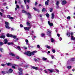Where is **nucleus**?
I'll return each instance as SVG.
<instances>
[{
  "label": "nucleus",
  "mask_w": 75,
  "mask_h": 75,
  "mask_svg": "<svg viewBox=\"0 0 75 75\" xmlns=\"http://www.w3.org/2000/svg\"><path fill=\"white\" fill-rule=\"evenodd\" d=\"M6 4H7V3L6 2H5V3L3 4V5L4 6H6Z\"/></svg>",
  "instance_id": "nucleus-55"
},
{
  "label": "nucleus",
  "mask_w": 75,
  "mask_h": 75,
  "mask_svg": "<svg viewBox=\"0 0 75 75\" xmlns=\"http://www.w3.org/2000/svg\"><path fill=\"white\" fill-rule=\"evenodd\" d=\"M25 42H26V43H28V40L27 39H26L25 40Z\"/></svg>",
  "instance_id": "nucleus-54"
},
{
  "label": "nucleus",
  "mask_w": 75,
  "mask_h": 75,
  "mask_svg": "<svg viewBox=\"0 0 75 75\" xmlns=\"http://www.w3.org/2000/svg\"><path fill=\"white\" fill-rule=\"evenodd\" d=\"M48 24L49 25H50V27H52L53 26V23H50V21H48Z\"/></svg>",
  "instance_id": "nucleus-10"
},
{
  "label": "nucleus",
  "mask_w": 75,
  "mask_h": 75,
  "mask_svg": "<svg viewBox=\"0 0 75 75\" xmlns=\"http://www.w3.org/2000/svg\"><path fill=\"white\" fill-rule=\"evenodd\" d=\"M67 68L68 69H70V68H71V66H67Z\"/></svg>",
  "instance_id": "nucleus-33"
},
{
  "label": "nucleus",
  "mask_w": 75,
  "mask_h": 75,
  "mask_svg": "<svg viewBox=\"0 0 75 75\" xmlns=\"http://www.w3.org/2000/svg\"><path fill=\"white\" fill-rule=\"evenodd\" d=\"M7 17H8V18H9V19H11L12 20L13 19V17H11V16H10V15H8L7 16Z\"/></svg>",
  "instance_id": "nucleus-12"
},
{
  "label": "nucleus",
  "mask_w": 75,
  "mask_h": 75,
  "mask_svg": "<svg viewBox=\"0 0 75 75\" xmlns=\"http://www.w3.org/2000/svg\"><path fill=\"white\" fill-rule=\"evenodd\" d=\"M10 55H11L12 56H13V57H15V56H16V55L15 54L12 53H10Z\"/></svg>",
  "instance_id": "nucleus-22"
},
{
  "label": "nucleus",
  "mask_w": 75,
  "mask_h": 75,
  "mask_svg": "<svg viewBox=\"0 0 75 75\" xmlns=\"http://www.w3.org/2000/svg\"><path fill=\"white\" fill-rule=\"evenodd\" d=\"M59 39L60 41H61L62 40V38L61 37H59Z\"/></svg>",
  "instance_id": "nucleus-38"
},
{
  "label": "nucleus",
  "mask_w": 75,
  "mask_h": 75,
  "mask_svg": "<svg viewBox=\"0 0 75 75\" xmlns=\"http://www.w3.org/2000/svg\"><path fill=\"white\" fill-rule=\"evenodd\" d=\"M57 6L56 8H59V6H58V5H57Z\"/></svg>",
  "instance_id": "nucleus-51"
},
{
  "label": "nucleus",
  "mask_w": 75,
  "mask_h": 75,
  "mask_svg": "<svg viewBox=\"0 0 75 75\" xmlns=\"http://www.w3.org/2000/svg\"><path fill=\"white\" fill-rule=\"evenodd\" d=\"M46 17H49V14H48V13L46 14Z\"/></svg>",
  "instance_id": "nucleus-43"
},
{
  "label": "nucleus",
  "mask_w": 75,
  "mask_h": 75,
  "mask_svg": "<svg viewBox=\"0 0 75 75\" xmlns=\"http://www.w3.org/2000/svg\"><path fill=\"white\" fill-rule=\"evenodd\" d=\"M12 37H13V38H17V36L14 35H12Z\"/></svg>",
  "instance_id": "nucleus-25"
},
{
  "label": "nucleus",
  "mask_w": 75,
  "mask_h": 75,
  "mask_svg": "<svg viewBox=\"0 0 75 75\" xmlns=\"http://www.w3.org/2000/svg\"><path fill=\"white\" fill-rule=\"evenodd\" d=\"M71 40H73L74 41H75V38L73 37L72 35H71Z\"/></svg>",
  "instance_id": "nucleus-11"
},
{
  "label": "nucleus",
  "mask_w": 75,
  "mask_h": 75,
  "mask_svg": "<svg viewBox=\"0 0 75 75\" xmlns=\"http://www.w3.org/2000/svg\"><path fill=\"white\" fill-rule=\"evenodd\" d=\"M11 66H12L13 68V69H15L16 68L15 67H16V66H17V65H16V64H12V65H11Z\"/></svg>",
  "instance_id": "nucleus-18"
},
{
  "label": "nucleus",
  "mask_w": 75,
  "mask_h": 75,
  "mask_svg": "<svg viewBox=\"0 0 75 75\" xmlns=\"http://www.w3.org/2000/svg\"><path fill=\"white\" fill-rule=\"evenodd\" d=\"M57 35L58 37H59V36H60V35H59V34H58Z\"/></svg>",
  "instance_id": "nucleus-64"
},
{
  "label": "nucleus",
  "mask_w": 75,
  "mask_h": 75,
  "mask_svg": "<svg viewBox=\"0 0 75 75\" xmlns=\"http://www.w3.org/2000/svg\"><path fill=\"white\" fill-rule=\"evenodd\" d=\"M16 59H19V57L18 56H16Z\"/></svg>",
  "instance_id": "nucleus-61"
},
{
  "label": "nucleus",
  "mask_w": 75,
  "mask_h": 75,
  "mask_svg": "<svg viewBox=\"0 0 75 75\" xmlns=\"http://www.w3.org/2000/svg\"><path fill=\"white\" fill-rule=\"evenodd\" d=\"M5 37H6L5 35H3V34H2L0 38H3V39H4Z\"/></svg>",
  "instance_id": "nucleus-9"
},
{
  "label": "nucleus",
  "mask_w": 75,
  "mask_h": 75,
  "mask_svg": "<svg viewBox=\"0 0 75 75\" xmlns=\"http://www.w3.org/2000/svg\"><path fill=\"white\" fill-rule=\"evenodd\" d=\"M1 11H2V12H4V10L2 9H1Z\"/></svg>",
  "instance_id": "nucleus-49"
},
{
  "label": "nucleus",
  "mask_w": 75,
  "mask_h": 75,
  "mask_svg": "<svg viewBox=\"0 0 75 75\" xmlns=\"http://www.w3.org/2000/svg\"><path fill=\"white\" fill-rule=\"evenodd\" d=\"M27 25H28V26H29L30 25V23H29V22H27Z\"/></svg>",
  "instance_id": "nucleus-32"
},
{
  "label": "nucleus",
  "mask_w": 75,
  "mask_h": 75,
  "mask_svg": "<svg viewBox=\"0 0 75 75\" xmlns=\"http://www.w3.org/2000/svg\"><path fill=\"white\" fill-rule=\"evenodd\" d=\"M42 59L43 60H44L45 61H46L47 59V58H45V57H43V58H42Z\"/></svg>",
  "instance_id": "nucleus-29"
},
{
  "label": "nucleus",
  "mask_w": 75,
  "mask_h": 75,
  "mask_svg": "<svg viewBox=\"0 0 75 75\" xmlns=\"http://www.w3.org/2000/svg\"><path fill=\"white\" fill-rule=\"evenodd\" d=\"M71 61H74L75 60V59H74V58H72L71 59Z\"/></svg>",
  "instance_id": "nucleus-48"
},
{
  "label": "nucleus",
  "mask_w": 75,
  "mask_h": 75,
  "mask_svg": "<svg viewBox=\"0 0 75 75\" xmlns=\"http://www.w3.org/2000/svg\"><path fill=\"white\" fill-rule=\"evenodd\" d=\"M5 23L6 24L5 25V27L6 28H8V29H10V27L8 26V25H9V23H8L5 22Z\"/></svg>",
  "instance_id": "nucleus-2"
},
{
  "label": "nucleus",
  "mask_w": 75,
  "mask_h": 75,
  "mask_svg": "<svg viewBox=\"0 0 75 75\" xmlns=\"http://www.w3.org/2000/svg\"><path fill=\"white\" fill-rule=\"evenodd\" d=\"M20 26L21 27H23V25L22 24H21Z\"/></svg>",
  "instance_id": "nucleus-59"
},
{
  "label": "nucleus",
  "mask_w": 75,
  "mask_h": 75,
  "mask_svg": "<svg viewBox=\"0 0 75 75\" xmlns=\"http://www.w3.org/2000/svg\"><path fill=\"white\" fill-rule=\"evenodd\" d=\"M4 44H7H7H8V45H13V42H7V39H5L4 40Z\"/></svg>",
  "instance_id": "nucleus-1"
},
{
  "label": "nucleus",
  "mask_w": 75,
  "mask_h": 75,
  "mask_svg": "<svg viewBox=\"0 0 75 75\" xmlns=\"http://www.w3.org/2000/svg\"><path fill=\"white\" fill-rule=\"evenodd\" d=\"M45 11V8H43L42 10V12H44V11Z\"/></svg>",
  "instance_id": "nucleus-34"
},
{
  "label": "nucleus",
  "mask_w": 75,
  "mask_h": 75,
  "mask_svg": "<svg viewBox=\"0 0 75 75\" xmlns=\"http://www.w3.org/2000/svg\"><path fill=\"white\" fill-rule=\"evenodd\" d=\"M45 5H48V2L46 1L45 2Z\"/></svg>",
  "instance_id": "nucleus-31"
},
{
  "label": "nucleus",
  "mask_w": 75,
  "mask_h": 75,
  "mask_svg": "<svg viewBox=\"0 0 75 75\" xmlns=\"http://www.w3.org/2000/svg\"><path fill=\"white\" fill-rule=\"evenodd\" d=\"M29 6H28V5H27V6H26V8L27 9H29Z\"/></svg>",
  "instance_id": "nucleus-41"
},
{
  "label": "nucleus",
  "mask_w": 75,
  "mask_h": 75,
  "mask_svg": "<svg viewBox=\"0 0 75 75\" xmlns=\"http://www.w3.org/2000/svg\"><path fill=\"white\" fill-rule=\"evenodd\" d=\"M52 51L53 52V53H55V50H54V49H53L52 50Z\"/></svg>",
  "instance_id": "nucleus-42"
},
{
  "label": "nucleus",
  "mask_w": 75,
  "mask_h": 75,
  "mask_svg": "<svg viewBox=\"0 0 75 75\" xmlns=\"http://www.w3.org/2000/svg\"><path fill=\"white\" fill-rule=\"evenodd\" d=\"M56 5H59V1H56Z\"/></svg>",
  "instance_id": "nucleus-20"
},
{
  "label": "nucleus",
  "mask_w": 75,
  "mask_h": 75,
  "mask_svg": "<svg viewBox=\"0 0 75 75\" xmlns=\"http://www.w3.org/2000/svg\"><path fill=\"white\" fill-rule=\"evenodd\" d=\"M24 54L28 56H31V52L29 51H28L27 52L24 53Z\"/></svg>",
  "instance_id": "nucleus-4"
},
{
  "label": "nucleus",
  "mask_w": 75,
  "mask_h": 75,
  "mask_svg": "<svg viewBox=\"0 0 75 75\" xmlns=\"http://www.w3.org/2000/svg\"><path fill=\"white\" fill-rule=\"evenodd\" d=\"M33 9H34V10H35V11H37L38 12H40V11L38 10V9H37V8H36L34 7L33 8Z\"/></svg>",
  "instance_id": "nucleus-17"
},
{
  "label": "nucleus",
  "mask_w": 75,
  "mask_h": 75,
  "mask_svg": "<svg viewBox=\"0 0 75 75\" xmlns=\"http://www.w3.org/2000/svg\"><path fill=\"white\" fill-rule=\"evenodd\" d=\"M17 48L18 50H19V51H20V50H21V48H20V46H17Z\"/></svg>",
  "instance_id": "nucleus-27"
},
{
  "label": "nucleus",
  "mask_w": 75,
  "mask_h": 75,
  "mask_svg": "<svg viewBox=\"0 0 75 75\" xmlns=\"http://www.w3.org/2000/svg\"><path fill=\"white\" fill-rule=\"evenodd\" d=\"M2 74H4H4H5L6 73V72H5L3 71H2Z\"/></svg>",
  "instance_id": "nucleus-36"
},
{
  "label": "nucleus",
  "mask_w": 75,
  "mask_h": 75,
  "mask_svg": "<svg viewBox=\"0 0 75 75\" xmlns=\"http://www.w3.org/2000/svg\"><path fill=\"white\" fill-rule=\"evenodd\" d=\"M24 28L25 30H26L27 31H29V29L31 28V27L30 26L29 27H24Z\"/></svg>",
  "instance_id": "nucleus-6"
},
{
  "label": "nucleus",
  "mask_w": 75,
  "mask_h": 75,
  "mask_svg": "<svg viewBox=\"0 0 75 75\" xmlns=\"http://www.w3.org/2000/svg\"><path fill=\"white\" fill-rule=\"evenodd\" d=\"M28 17L29 18H31V15L30 13H28Z\"/></svg>",
  "instance_id": "nucleus-15"
},
{
  "label": "nucleus",
  "mask_w": 75,
  "mask_h": 75,
  "mask_svg": "<svg viewBox=\"0 0 75 75\" xmlns=\"http://www.w3.org/2000/svg\"><path fill=\"white\" fill-rule=\"evenodd\" d=\"M0 15L1 16H3V13H1V12H0Z\"/></svg>",
  "instance_id": "nucleus-46"
},
{
  "label": "nucleus",
  "mask_w": 75,
  "mask_h": 75,
  "mask_svg": "<svg viewBox=\"0 0 75 75\" xmlns=\"http://www.w3.org/2000/svg\"><path fill=\"white\" fill-rule=\"evenodd\" d=\"M54 14L53 13H52V19H54Z\"/></svg>",
  "instance_id": "nucleus-19"
},
{
  "label": "nucleus",
  "mask_w": 75,
  "mask_h": 75,
  "mask_svg": "<svg viewBox=\"0 0 75 75\" xmlns=\"http://www.w3.org/2000/svg\"><path fill=\"white\" fill-rule=\"evenodd\" d=\"M51 57L52 59H54V56L53 55H52Z\"/></svg>",
  "instance_id": "nucleus-52"
},
{
  "label": "nucleus",
  "mask_w": 75,
  "mask_h": 75,
  "mask_svg": "<svg viewBox=\"0 0 75 75\" xmlns=\"http://www.w3.org/2000/svg\"><path fill=\"white\" fill-rule=\"evenodd\" d=\"M37 47L38 48H40V45H37Z\"/></svg>",
  "instance_id": "nucleus-47"
},
{
  "label": "nucleus",
  "mask_w": 75,
  "mask_h": 75,
  "mask_svg": "<svg viewBox=\"0 0 75 75\" xmlns=\"http://www.w3.org/2000/svg\"><path fill=\"white\" fill-rule=\"evenodd\" d=\"M25 67L26 68H28V65H26L25 66Z\"/></svg>",
  "instance_id": "nucleus-56"
},
{
  "label": "nucleus",
  "mask_w": 75,
  "mask_h": 75,
  "mask_svg": "<svg viewBox=\"0 0 75 75\" xmlns=\"http://www.w3.org/2000/svg\"><path fill=\"white\" fill-rule=\"evenodd\" d=\"M51 40L52 42H54V39L52 38H51Z\"/></svg>",
  "instance_id": "nucleus-28"
},
{
  "label": "nucleus",
  "mask_w": 75,
  "mask_h": 75,
  "mask_svg": "<svg viewBox=\"0 0 75 75\" xmlns=\"http://www.w3.org/2000/svg\"><path fill=\"white\" fill-rule=\"evenodd\" d=\"M45 47L46 48H47V49H50L51 48V47L50 46H48V45H46L45 46Z\"/></svg>",
  "instance_id": "nucleus-16"
},
{
  "label": "nucleus",
  "mask_w": 75,
  "mask_h": 75,
  "mask_svg": "<svg viewBox=\"0 0 75 75\" xmlns=\"http://www.w3.org/2000/svg\"><path fill=\"white\" fill-rule=\"evenodd\" d=\"M6 36L8 37H12V35L11 34H9V33H8L6 35Z\"/></svg>",
  "instance_id": "nucleus-13"
},
{
  "label": "nucleus",
  "mask_w": 75,
  "mask_h": 75,
  "mask_svg": "<svg viewBox=\"0 0 75 75\" xmlns=\"http://www.w3.org/2000/svg\"><path fill=\"white\" fill-rule=\"evenodd\" d=\"M36 51H33V52H30L31 54V55H34V53H35Z\"/></svg>",
  "instance_id": "nucleus-21"
},
{
  "label": "nucleus",
  "mask_w": 75,
  "mask_h": 75,
  "mask_svg": "<svg viewBox=\"0 0 75 75\" xmlns=\"http://www.w3.org/2000/svg\"><path fill=\"white\" fill-rule=\"evenodd\" d=\"M24 0V1L25 4H26L27 1H26V0Z\"/></svg>",
  "instance_id": "nucleus-60"
},
{
  "label": "nucleus",
  "mask_w": 75,
  "mask_h": 75,
  "mask_svg": "<svg viewBox=\"0 0 75 75\" xmlns=\"http://www.w3.org/2000/svg\"><path fill=\"white\" fill-rule=\"evenodd\" d=\"M16 40H14L15 42H16V41H17L18 40V38H16Z\"/></svg>",
  "instance_id": "nucleus-40"
},
{
  "label": "nucleus",
  "mask_w": 75,
  "mask_h": 75,
  "mask_svg": "<svg viewBox=\"0 0 75 75\" xmlns=\"http://www.w3.org/2000/svg\"><path fill=\"white\" fill-rule=\"evenodd\" d=\"M32 68H33V69H34L37 70L38 69V67H33Z\"/></svg>",
  "instance_id": "nucleus-23"
},
{
  "label": "nucleus",
  "mask_w": 75,
  "mask_h": 75,
  "mask_svg": "<svg viewBox=\"0 0 75 75\" xmlns=\"http://www.w3.org/2000/svg\"><path fill=\"white\" fill-rule=\"evenodd\" d=\"M47 34L48 35H49V36H51V33L52 32L49 29H48L47 30Z\"/></svg>",
  "instance_id": "nucleus-5"
},
{
  "label": "nucleus",
  "mask_w": 75,
  "mask_h": 75,
  "mask_svg": "<svg viewBox=\"0 0 75 75\" xmlns=\"http://www.w3.org/2000/svg\"><path fill=\"white\" fill-rule=\"evenodd\" d=\"M62 5H65V4H67V2L65 1V0H62Z\"/></svg>",
  "instance_id": "nucleus-8"
},
{
  "label": "nucleus",
  "mask_w": 75,
  "mask_h": 75,
  "mask_svg": "<svg viewBox=\"0 0 75 75\" xmlns=\"http://www.w3.org/2000/svg\"><path fill=\"white\" fill-rule=\"evenodd\" d=\"M7 65H8V66H9V65L10 66H11V65H12V64H11L10 63H8L7 64Z\"/></svg>",
  "instance_id": "nucleus-24"
},
{
  "label": "nucleus",
  "mask_w": 75,
  "mask_h": 75,
  "mask_svg": "<svg viewBox=\"0 0 75 75\" xmlns=\"http://www.w3.org/2000/svg\"><path fill=\"white\" fill-rule=\"evenodd\" d=\"M0 50L1 52H2L3 51V49L1 48H0Z\"/></svg>",
  "instance_id": "nucleus-53"
},
{
  "label": "nucleus",
  "mask_w": 75,
  "mask_h": 75,
  "mask_svg": "<svg viewBox=\"0 0 75 75\" xmlns=\"http://www.w3.org/2000/svg\"><path fill=\"white\" fill-rule=\"evenodd\" d=\"M27 2L29 3V2H30V0H27Z\"/></svg>",
  "instance_id": "nucleus-57"
},
{
  "label": "nucleus",
  "mask_w": 75,
  "mask_h": 75,
  "mask_svg": "<svg viewBox=\"0 0 75 75\" xmlns=\"http://www.w3.org/2000/svg\"><path fill=\"white\" fill-rule=\"evenodd\" d=\"M6 64H1V66H2V67H4V66H6Z\"/></svg>",
  "instance_id": "nucleus-39"
},
{
  "label": "nucleus",
  "mask_w": 75,
  "mask_h": 75,
  "mask_svg": "<svg viewBox=\"0 0 75 75\" xmlns=\"http://www.w3.org/2000/svg\"><path fill=\"white\" fill-rule=\"evenodd\" d=\"M40 35H41V37H44V35H45V34L44 33H42Z\"/></svg>",
  "instance_id": "nucleus-30"
},
{
  "label": "nucleus",
  "mask_w": 75,
  "mask_h": 75,
  "mask_svg": "<svg viewBox=\"0 0 75 75\" xmlns=\"http://www.w3.org/2000/svg\"><path fill=\"white\" fill-rule=\"evenodd\" d=\"M22 11L23 13H26V11H25L24 10H23Z\"/></svg>",
  "instance_id": "nucleus-50"
},
{
  "label": "nucleus",
  "mask_w": 75,
  "mask_h": 75,
  "mask_svg": "<svg viewBox=\"0 0 75 75\" xmlns=\"http://www.w3.org/2000/svg\"><path fill=\"white\" fill-rule=\"evenodd\" d=\"M44 71L45 72V73H46V74H47V73H48V72L46 70H45Z\"/></svg>",
  "instance_id": "nucleus-63"
},
{
  "label": "nucleus",
  "mask_w": 75,
  "mask_h": 75,
  "mask_svg": "<svg viewBox=\"0 0 75 75\" xmlns=\"http://www.w3.org/2000/svg\"><path fill=\"white\" fill-rule=\"evenodd\" d=\"M50 12H52V8H50Z\"/></svg>",
  "instance_id": "nucleus-45"
},
{
  "label": "nucleus",
  "mask_w": 75,
  "mask_h": 75,
  "mask_svg": "<svg viewBox=\"0 0 75 75\" xmlns=\"http://www.w3.org/2000/svg\"><path fill=\"white\" fill-rule=\"evenodd\" d=\"M47 71H48L49 72H50L51 73H52V70H51L50 69H48Z\"/></svg>",
  "instance_id": "nucleus-26"
},
{
  "label": "nucleus",
  "mask_w": 75,
  "mask_h": 75,
  "mask_svg": "<svg viewBox=\"0 0 75 75\" xmlns=\"http://www.w3.org/2000/svg\"><path fill=\"white\" fill-rule=\"evenodd\" d=\"M19 8H20L19 7V6H18V5H16V8L15 9V11H17V8L18 9Z\"/></svg>",
  "instance_id": "nucleus-14"
},
{
  "label": "nucleus",
  "mask_w": 75,
  "mask_h": 75,
  "mask_svg": "<svg viewBox=\"0 0 75 75\" xmlns=\"http://www.w3.org/2000/svg\"><path fill=\"white\" fill-rule=\"evenodd\" d=\"M21 6L22 8H23L24 6L23 5H21Z\"/></svg>",
  "instance_id": "nucleus-58"
},
{
  "label": "nucleus",
  "mask_w": 75,
  "mask_h": 75,
  "mask_svg": "<svg viewBox=\"0 0 75 75\" xmlns=\"http://www.w3.org/2000/svg\"><path fill=\"white\" fill-rule=\"evenodd\" d=\"M9 71H10V72H13V69H9Z\"/></svg>",
  "instance_id": "nucleus-44"
},
{
  "label": "nucleus",
  "mask_w": 75,
  "mask_h": 75,
  "mask_svg": "<svg viewBox=\"0 0 75 75\" xmlns=\"http://www.w3.org/2000/svg\"><path fill=\"white\" fill-rule=\"evenodd\" d=\"M55 71H57V72H59V71L57 69H56Z\"/></svg>",
  "instance_id": "nucleus-62"
},
{
  "label": "nucleus",
  "mask_w": 75,
  "mask_h": 75,
  "mask_svg": "<svg viewBox=\"0 0 75 75\" xmlns=\"http://www.w3.org/2000/svg\"><path fill=\"white\" fill-rule=\"evenodd\" d=\"M67 18L68 20H69L71 18V17L69 16L67 17Z\"/></svg>",
  "instance_id": "nucleus-35"
},
{
  "label": "nucleus",
  "mask_w": 75,
  "mask_h": 75,
  "mask_svg": "<svg viewBox=\"0 0 75 75\" xmlns=\"http://www.w3.org/2000/svg\"><path fill=\"white\" fill-rule=\"evenodd\" d=\"M18 70L20 72L19 73V75H23V73L22 72L23 71V69H21V68H18Z\"/></svg>",
  "instance_id": "nucleus-3"
},
{
  "label": "nucleus",
  "mask_w": 75,
  "mask_h": 75,
  "mask_svg": "<svg viewBox=\"0 0 75 75\" xmlns=\"http://www.w3.org/2000/svg\"><path fill=\"white\" fill-rule=\"evenodd\" d=\"M4 44V43L2 42H0V45H3Z\"/></svg>",
  "instance_id": "nucleus-37"
},
{
  "label": "nucleus",
  "mask_w": 75,
  "mask_h": 75,
  "mask_svg": "<svg viewBox=\"0 0 75 75\" xmlns=\"http://www.w3.org/2000/svg\"><path fill=\"white\" fill-rule=\"evenodd\" d=\"M73 33L71 32V33H70V32H67V36H68V37H69V36H70V34L71 35H72L73 34Z\"/></svg>",
  "instance_id": "nucleus-7"
}]
</instances>
